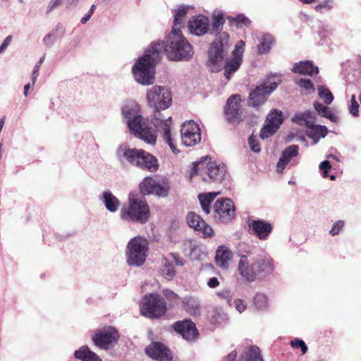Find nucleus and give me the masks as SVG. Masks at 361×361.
Here are the masks:
<instances>
[{"label": "nucleus", "instance_id": "nucleus-1", "mask_svg": "<svg viewBox=\"0 0 361 361\" xmlns=\"http://www.w3.org/2000/svg\"><path fill=\"white\" fill-rule=\"evenodd\" d=\"M147 99L149 106L154 109L155 125L163 131V138L174 154L179 152L176 149L171 134V116H164L161 110L168 109L172 102V95L168 88L163 86H154L147 92Z\"/></svg>", "mask_w": 361, "mask_h": 361}, {"label": "nucleus", "instance_id": "nucleus-2", "mask_svg": "<svg viewBox=\"0 0 361 361\" xmlns=\"http://www.w3.org/2000/svg\"><path fill=\"white\" fill-rule=\"evenodd\" d=\"M226 167L216 161H208V157H202L201 160L193 164L190 177L200 176L204 182L208 183H221L226 176Z\"/></svg>", "mask_w": 361, "mask_h": 361}, {"label": "nucleus", "instance_id": "nucleus-3", "mask_svg": "<svg viewBox=\"0 0 361 361\" xmlns=\"http://www.w3.org/2000/svg\"><path fill=\"white\" fill-rule=\"evenodd\" d=\"M120 216L123 220L143 224L149 218V207L144 198L130 193L128 203L121 207Z\"/></svg>", "mask_w": 361, "mask_h": 361}, {"label": "nucleus", "instance_id": "nucleus-4", "mask_svg": "<svg viewBox=\"0 0 361 361\" xmlns=\"http://www.w3.org/2000/svg\"><path fill=\"white\" fill-rule=\"evenodd\" d=\"M165 52L171 60H188L193 55L190 44L181 34L179 28H173L165 44Z\"/></svg>", "mask_w": 361, "mask_h": 361}, {"label": "nucleus", "instance_id": "nucleus-5", "mask_svg": "<svg viewBox=\"0 0 361 361\" xmlns=\"http://www.w3.org/2000/svg\"><path fill=\"white\" fill-rule=\"evenodd\" d=\"M229 46L228 34L227 32L219 33L208 51L207 66L211 71L219 72L221 70Z\"/></svg>", "mask_w": 361, "mask_h": 361}, {"label": "nucleus", "instance_id": "nucleus-6", "mask_svg": "<svg viewBox=\"0 0 361 361\" xmlns=\"http://www.w3.org/2000/svg\"><path fill=\"white\" fill-rule=\"evenodd\" d=\"M148 240L142 237L136 236L128 243L127 262L130 266H141L144 264L148 251Z\"/></svg>", "mask_w": 361, "mask_h": 361}, {"label": "nucleus", "instance_id": "nucleus-7", "mask_svg": "<svg viewBox=\"0 0 361 361\" xmlns=\"http://www.w3.org/2000/svg\"><path fill=\"white\" fill-rule=\"evenodd\" d=\"M167 310L165 300L158 294H149L144 296L140 304L142 315L150 318H159Z\"/></svg>", "mask_w": 361, "mask_h": 361}, {"label": "nucleus", "instance_id": "nucleus-8", "mask_svg": "<svg viewBox=\"0 0 361 361\" xmlns=\"http://www.w3.org/2000/svg\"><path fill=\"white\" fill-rule=\"evenodd\" d=\"M156 64L149 59L148 55L141 57L132 68L135 80L144 85L153 84Z\"/></svg>", "mask_w": 361, "mask_h": 361}, {"label": "nucleus", "instance_id": "nucleus-9", "mask_svg": "<svg viewBox=\"0 0 361 361\" xmlns=\"http://www.w3.org/2000/svg\"><path fill=\"white\" fill-rule=\"evenodd\" d=\"M293 121L308 128L307 135L317 142L321 137H324L328 133V129L324 126L314 125V118L311 113L306 111L296 114L293 118Z\"/></svg>", "mask_w": 361, "mask_h": 361}, {"label": "nucleus", "instance_id": "nucleus-10", "mask_svg": "<svg viewBox=\"0 0 361 361\" xmlns=\"http://www.w3.org/2000/svg\"><path fill=\"white\" fill-rule=\"evenodd\" d=\"M147 121L142 116H135L134 118L128 121V126L130 131L136 137L148 144L154 145L156 142L157 136L152 133Z\"/></svg>", "mask_w": 361, "mask_h": 361}, {"label": "nucleus", "instance_id": "nucleus-11", "mask_svg": "<svg viewBox=\"0 0 361 361\" xmlns=\"http://www.w3.org/2000/svg\"><path fill=\"white\" fill-rule=\"evenodd\" d=\"M214 218L221 223H228L235 216V207L231 199L221 198L214 204Z\"/></svg>", "mask_w": 361, "mask_h": 361}, {"label": "nucleus", "instance_id": "nucleus-12", "mask_svg": "<svg viewBox=\"0 0 361 361\" xmlns=\"http://www.w3.org/2000/svg\"><path fill=\"white\" fill-rule=\"evenodd\" d=\"M276 82H265L263 84L257 86L249 95L248 104L253 107H257L264 104L268 97L277 87Z\"/></svg>", "mask_w": 361, "mask_h": 361}, {"label": "nucleus", "instance_id": "nucleus-13", "mask_svg": "<svg viewBox=\"0 0 361 361\" xmlns=\"http://www.w3.org/2000/svg\"><path fill=\"white\" fill-rule=\"evenodd\" d=\"M240 101L239 94H233L228 99L224 113L229 123H240L245 119L244 109Z\"/></svg>", "mask_w": 361, "mask_h": 361}, {"label": "nucleus", "instance_id": "nucleus-14", "mask_svg": "<svg viewBox=\"0 0 361 361\" xmlns=\"http://www.w3.org/2000/svg\"><path fill=\"white\" fill-rule=\"evenodd\" d=\"M181 140L188 147L194 146L201 141L200 128L193 121L185 123L181 126Z\"/></svg>", "mask_w": 361, "mask_h": 361}, {"label": "nucleus", "instance_id": "nucleus-15", "mask_svg": "<svg viewBox=\"0 0 361 361\" xmlns=\"http://www.w3.org/2000/svg\"><path fill=\"white\" fill-rule=\"evenodd\" d=\"M172 329L187 341H194L199 336L195 324L190 319H185L174 322L172 324Z\"/></svg>", "mask_w": 361, "mask_h": 361}, {"label": "nucleus", "instance_id": "nucleus-16", "mask_svg": "<svg viewBox=\"0 0 361 361\" xmlns=\"http://www.w3.org/2000/svg\"><path fill=\"white\" fill-rule=\"evenodd\" d=\"M247 224L248 233L261 240H267L273 230L271 223L262 219H248Z\"/></svg>", "mask_w": 361, "mask_h": 361}, {"label": "nucleus", "instance_id": "nucleus-17", "mask_svg": "<svg viewBox=\"0 0 361 361\" xmlns=\"http://www.w3.org/2000/svg\"><path fill=\"white\" fill-rule=\"evenodd\" d=\"M145 353L157 361H171L173 353L169 347L161 342H153L145 348Z\"/></svg>", "mask_w": 361, "mask_h": 361}, {"label": "nucleus", "instance_id": "nucleus-18", "mask_svg": "<svg viewBox=\"0 0 361 361\" xmlns=\"http://www.w3.org/2000/svg\"><path fill=\"white\" fill-rule=\"evenodd\" d=\"M118 337V331L113 327H109L96 333L92 341L97 346L108 349L111 343L117 341Z\"/></svg>", "mask_w": 361, "mask_h": 361}, {"label": "nucleus", "instance_id": "nucleus-19", "mask_svg": "<svg viewBox=\"0 0 361 361\" xmlns=\"http://www.w3.org/2000/svg\"><path fill=\"white\" fill-rule=\"evenodd\" d=\"M186 220L188 225L190 228H193L195 231L202 233L204 238L211 237L213 235L212 228L196 213L189 212Z\"/></svg>", "mask_w": 361, "mask_h": 361}, {"label": "nucleus", "instance_id": "nucleus-20", "mask_svg": "<svg viewBox=\"0 0 361 361\" xmlns=\"http://www.w3.org/2000/svg\"><path fill=\"white\" fill-rule=\"evenodd\" d=\"M190 32L197 36L209 32V19L204 15L193 16L188 22Z\"/></svg>", "mask_w": 361, "mask_h": 361}, {"label": "nucleus", "instance_id": "nucleus-21", "mask_svg": "<svg viewBox=\"0 0 361 361\" xmlns=\"http://www.w3.org/2000/svg\"><path fill=\"white\" fill-rule=\"evenodd\" d=\"M238 271L241 277L247 282H253L257 277L245 255L241 256L238 264Z\"/></svg>", "mask_w": 361, "mask_h": 361}, {"label": "nucleus", "instance_id": "nucleus-22", "mask_svg": "<svg viewBox=\"0 0 361 361\" xmlns=\"http://www.w3.org/2000/svg\"><path fill=\"white\" fill-rule=\"evenodd\" d=\"M299 147L298 145H293L288 146L283 152L277 163V171L281 173L290 159L298 154Z\"/></svg>", "mask_w": 361, "mask_h": 361}, {"label": "nucleus", "instance_id": "nucleus-23", "mask_svg": "<svg viewBox=\"0 0 361 361\" xmlns=\"http://www.w3.org/2000/svg\"><path fill=\"white\" fill-rule=\"evenodd\" d=\"M292 71L300 75L312 76L319 73V68L314 66L310 61H304L295 63L292 68Z\"/></svg>", "mask_w": 361, "mask_h": 361}, {"label": "nucleus", "instance_id": "nucleus-24", "mask_svg": "<svg viewBox=\"0 0 361 361\" xmlns=\"http://www.w3.org/2000/svg\"><path fill=\"white\" fill-rule=\"evenodd\" d=\"M258 276H266L274 270L273 259L269 256H259L256 259Z\"/></svg>", "mask_w": 361, "mask_h": 361}, {"label": "nucleus", "instance_id": "nucleus-25", "mask_svg": "<svg viewBox=\"0 0 361 361\" xmlns=\"http://www.w3.org/2000/svg\"><path fill=\"white\" fill-rule=\"evenodd\" d=\"M159 166L157 159L152 154L145 151V154H142L140 165L138 167L151 172H155L159 169Z\"/></svg>", "mask_w": 361, "mask_h": 361}, {"label": "nucleus", "instance_id": "nucleus-26", "mask_svg": "<svg viewBox=\"0 0 361 361\" xmlns=\"http://www.w3.org/2000/svg\"><path fill=\"white\" fill-rule=\"evenodd\" d=\"M225 23L224 13L221 11H214L212 15L211 28L209 27V33L216 34V37L219 33H221V30Z\"/></svg>", "mask_w": 361, "mask_h": 361}, {"label": "nucleus", "instance_id": "nucleus-27", "mask_svg": "<svg viewBox=\"0 0 361 361\" xmlns=\"http://www.w3.org/2000/svg\"><path fill=\"white\" fill-rule=\"evenodd\" d=\"M145 150L136 148H128L124 151L123 157L131 165L138 167Z\"/></svg>", "mask_w": 361, "mask_h": 361}, {"label": "nucleus", "instance_id": "nucleus-28", "mask_svg": "<svg viewBox=\"0 0 361 361\" xmlns=\"http://www.w3.org/2000/svg\"><path fill=\"white\" fill-rule=\"evenodd\" d=\"M232 257V252L228 248L224 246L219 247L216 252V262L221 267H227Z\"/></svg>", "mask_w": 361, "mask_h": 361}, {"label": "nucleus", "instance_id": "nucleus-29", "mask_svg": "<svg viewBox=\"0 0 361 361\" xmlns=\"http://www.w3.org/2000/svg\"><path fill=\"white\" fill-rule=\"evenodd\" d=\"M241 63V56H233L232 59L226 62L224 66V75L227 80H230L232 74L238 70Z\"/></svg>", "mask_w": 361, "mask_h": 361}, {"label": "nucleus", "instance_id": "nucleus-30", "mask_svg": "<svg viewBox=\"0 0 361 361\" xmlns=\"http://www.w3.org/2000/svg\"><path fill=\"white\" fill-rule=\"evenodd\" d=\"M74 355L77 359L82 361H102L99 357L86 345L75 350Z\"/></svg>", "mask_w": 361, "mask_h": 361}, {"label": "nucleus", "instance_id": "nucleus-31", "mask_svg": "<svg viewBox=\"0 0 361 361\" xmlns=\"http://www.w3.org/2000/svg\"><path fill=\"white\" fill-rule=\"evenodd\" d=\"M184 310L190 314H198L200 312V306L198 300L192 297H186L182 300Z\"/></svg>", "mask_w": 361, "mask_h": 361}, {"label": "nucleus", "instance_id": "nucleus-32", "mask_svg": "<svg viewBox=\"0 0 361 361\" xmlns=\"http://www.w3.org/2000/svg\"><path fill=\"white\" fill-rule=\"evenodd\" d=\"M220 194V192H212L209 193H202L198 195L201 207L205 214H208L210 212V204L215 199V197Z\"/></svg>", "mask_w": 361, "mask_h": 361}, {"label": "nucleus", "instance_id": "nucleus-33", "mask_svg": "<svg viewBox=\"0 0 361 361\" xmlns=\"http://www.w3.org/2000/svg\"><path fill=\"white\" fill-rule=\"evenodd\" d=\"M103 202L106 208L111 212H116L120 205L119 200L109 191L104 192Z\"/></svg>", "mask_w": 361, "mask_h": 361}, {"label": "nucleus", "instance_id": "nucleus-34", "mask_svg": "<svg viewBox=\"0 0 361 361\" xmlns=\"http://www.w3.org/2000/svg\"><path fill=\"white\" fill-rule=\"evenodd\" d=\"M162 51H165V44L163 42H156L153 44L149 49H148L145 55L149 56V59L155 63L160 59V54Z\"/></svg>", "mask_w": 361, "mask_h": 361}, {"label": "nucleus", "instance_id": "nucleus-35", "mask_svg": "<svg viewBox=\"0 0 361 361\" xmlns=\"http://www.w3.org/2000/svg\"><path fill=\"white\" fill-rule=\"evenodd\" d=\"M238 361H264L259 348L257 346H251L244 355H240Z\"/></svg>", "mask_w": 361, "mask_h": 361}, {"label": "nucleus", "instance_id": "nucleus-36", "mask_svg": "<svg viewBox=\"0 0 361 361\" xmlns=\"http://www.w3.org/2000/svg\"><path fill=\"white\" fill-rule=\"evenodd\" d=\"M314 107L319 116L326 118L334 123L338 122V117L332 113L328 106H324L322 103L315 102L314 104Z\"/></svg>", "mask_w": 361, "mask_h": 361}, {"label": "nucleus", "instance_id": "nucleus-37", "mask_svg": "<svg viewBox=\"0 0 361 361\" xmlns=\"http://www.w3.org/2000/svg\"><path fill=\"white\" fill-rule=\"evenodd\" d=\"M231 25H234L237 29H241L244 27H249L251 21L244 14H238L236 17L227 16Z\"/></svg>", "mask_w": 361, "mask_h": 361}, {"label": "nucleus", "instance_id": "nucleus-38", "mask_svg": "<svg viewBox=\"0 0 361 361\" xmlns=\"http://www.w3.org/2000/svg\"><path fill=\"white\" fill-rule=\"evenodd\" d=\"M156 183L157 181L152 177L145 178L139 185L140 192L144 195L152 194Z\"/></svg>", "mask_w": 361, "mask_h": 361}, {"label": "nucleus", "instance_id": "nucleus-39", "mask_svg": "<svg viewBox=\"0 0 361 361\" xmlns=\"http://www.w3.org/2000/svg\"><path fill=\"white\" fill-rule=\"evenodd\" d=\"M154 187L152 194L161 197H165L168 195L170 190V185L168 182L163 181L161 184L157 182Z\"/></svg>", "mask_w": 361, "mask_h": 361}, {"label": "nucleus", "instance_id": "nucleus-40", "mask_svg": "<svg viewBox=\"0 0 361 361\" xmlns=\"http://www.w3.org/2000/svg\"><path fill=\"white\" fill-rule=\"evenodd\" d=\"M279 128L276 125L266 122L264 126L261 129L260 137L262 139L267 138L273 135Z\"/></svg>", "mask_w": 361, "mask_h": 361}, {"label": "nucleus", "instance_id": "nucleus-41", "mask_svg": "<svg viewBox=\"0 0 361 361\" xmlns=\"http://www.w3.org/2000/svg\"><path fill=\"white\" fill-rule=\"evenodd\" d=\"M272 44V38L269 35H264L262 37V40L258 45V52L260 54L267 53Z\"/></svg>", "mask_w": 361, "mask_h": 361}, {"label": "nucleus", "instance_id": "nucleus-42", "mask_svg": "<svg viewBox=\"0 0 361 361\" xmlns=\"http://www.w3.org/2000/svg\"><path fill=\"white\" fill-rule=\"evenodd\" d=\"M319 97L324 100L326 104H330L334 100V95L331 91L323 86L318 87Z\"/></svg>", "mask_w": 361, "mask_h": 361}, {"label": "nucleus", "instance_id": "nucleus-43", "mask_svg": "<svg viewBox=\"0 0 361 361\" xmlns=\"http://www.w3.org/2000/svg\"><path fill=\"white\" fill-rule=\"evenodd\" d=\"M282 121V113L277 110L271 111V113L267 116L266 120V122L272 123L273 125H276L278 127H280Z\"/></svg>", "mask_w": 361, "mask_h": 361}, {"label": "nucleus", "instance_id": "nucleus-44", "mask_svg": "<svg viewBox=\"0 0 361 361\" xmlns=\"http://www.w3.org/2000/svg\"><path fill=\"white\" fill-rule=\"evenodd\" d=\"M254 304L258 310H264L268 306V298L263 293H257L254 298Z\"/></svg>", "mask_w": 361, "mask_h": 361}, {"label": "nucleus", "instance_id": "nucleus-45", "mask_svg": "<svg viewBox=\"0 0 361 361\" xmlns=\"http://www.w3.org/2000/svg\"><path fill=\"white\" fill-rule=\"evenodd\" d=\"M164 260L165 262L161 270L162 274L168 280H171L176 274V270L167 259L165 258Z\"/></svg>", "mask_w": 361, "mask_h": 361}, {"label": "nucleus", "instance_id": "nucleus-46", "mask_svg": "<svg viewBox=\"0 0 361 361\" xmlns=\"http://www.w3.org/2000/svg\"><path fill=\"white\" fill-rule=\"evenodd\" d=\"M188 11L185 8H179L174 18V26L173 28H179L187 15Z\"/></svg>", "mask_w": 361, "mask_h": 361}, {"label": "nucleus", "instance_id": "nucleus-47", "mask_svg": "<svg viewBox=\"0 0 361 361\" xmlns=\"http://www.w3.org/2000/svg\"><path fill=\"white\" fill-rule=\"evenodd\" d=\"M137 106H125L122 109V114L123 115L128 118V121L130 119L134 118L135 116H137Z\"/></svg>", "mask_w": 361, "mask_h": 361}, {"label": "nucleus", "instance_id": "nucleus-48", "mask_svg": "<svg viewBox=\"0 0 361 361\" xmlns=\"http://www.w3.org/2000/svg\"><path fill=\"white\" fill-rule=\"evenodd\" d=\"M333 8V0H325L314 7L317 12L322 13L324 11H329Z\"/></svg>", "mask_w": 361, "mask_h": 361}, {"label": "nucleus", "instance_id": "nucleus-49", "mask_svg": "<svg viewBox=\"0 0 361 361\" xmlns=\"http://www.w3.org/2000/svg\"><path fill=\"white\" fill-rule=\"evenodd\" d=\"M290 345L293 348H300L302 355L305 354L307 351V346L306 345L304 341L295 338L290 341Z\"/></svg>", "mask_w": 361, "mask_h": 361}, {"label": "nucleus", "instance_id": "nucleus-50", "mask_svg": "<svg viewBox=\"0 0 361 361\" xmlns=\"http://www.w3.org/2000/svg\"><path fill=\"white\" fill-rule=\"evenodd\" d=\"M350 113L353 116H357L359 115V104L356 101L355 96L353 94L350 99V106L349 107Z\"/></svg>", "mask_w": 361, "mask_h": 361}, {"label": "nucleus", "instance_id": "nucleus-51", "mask_svg": "<svg viewBox=\"0 0 361 361\" xmlns=\"http://www.w3.org/2000/svg\"><path fill=\"white\" fill-rule=\"evenodd\" d=\"M299 86L310 92H314V85L310 79H300L298 82Z\"/></svg>", "mask_w": 361, "mask_h": 361}, {"label": "nucleus", "instance_id": "nucleus-52", "mask_svg": "<svg viewBox=\"0 0 361 361\" xmlns=\"http://www.w3.org/2000/svg\"><path fill=\"white\" fill-rule=\"evenodd\" d=\"M249 145L251 149L255 152H259L260 151V146L256 137L252 135L249 138Z\"/></svg>", "mask_w": 361, "mask_h": 361}, {"label": "nucleus", "instance_id": "nucleus-53", "mask_svg": "<svg viewBox=\"0 0 361 361\" xmlns=\"http://www.w3.org/2000/svg\"><path fill=\"white\" fill-rule=\"evenodd\" d=\"M43 63V59H41L37 63L35 66L32 73V82L34 85L37 77L39 76V71L42 63Z\"/></svg>", "mask_w": 361, "mask_h": 361}, {"label": "nucleus", "instance_id": "nucleus-54", "mask_svg": "<svg viewBox=\"0 0 361 361\" xmlns=\"http://www.w3.org/2000/svg\"><path fill=\"white\" fill-rule=\"evenodd\" d=\"M163 294L168 300L171 302H176L180 298L176 293L169 289L164 290Z\"/></svg>", "mask_w": 361, "mask_h": 361}, {"label": "nucleus", "instance_id": "nucleus-55", "mask_svg": "<svg viewBox=\"0 0 361 361\" xmlns=\"http://www.w3.org/2000/svg\"><path fill=\"white\" fill-rule=\"evenodd\" d=\"M343 221L340 220L334 223L330 231V234L334 236L338 234L340 230L343 228Z\"/></svg>", "mask_w": 361, "mask_h": 361}, {"label": "nucleus", "instance_id": "nucleus-56", "mask_svg": "<svg viewBox=\"0 0 361 361\" xmlns=\"http://www.w3.org/2000/svg\"><path fill=\"white\" fill-rule=\"evenodd\" d=\"M245 42L243 40H240L238 42V44L235 45V48L233 51V56H241V58L243 57V47L245 46Z\"/></svg>", "mask_w": 361, "mask_h": 361}, {"label": "nucleus", "instance_id": "nucleus-57", "mask_svg": "<svg viewBox=\"0 0 361 361\" xmlns=\"http://www.w3.org/2000/svg\"><path fill=\"white\" fill-rule=\"evenodd\" d=\"M235 305L236 310L239 312H244L245 310L246 307H247L246 302H245V300H243L242 299H237V300H235Z\"/></svg>", "mask_w": 361, "mask_h": 361}, {"label": "nucleus", "instance_id": "nucleus-58", "mask_svg": "<svg viewBox=\"0 0 361 361\" xmlns=\"http://www.w3.org/2000/svg\"><path fill=\"white\" fill-rule=\"evenodd\" d=\"M62 4V0H51L48 6L47 13L51 12L55 8L59 6Z\"/></svg>", "mask_w": 361, "mask_h": 361}, {"label": "nucleus", "instance_id": "nucleus-59", "mask_svg": "<svg viewBox=\"0 0 361 361\" xmlns=\"http://www.w3.org/2000/svg\"><path fill=\"white\" fill-rule=\"evenodd\" d=\"M170 255L173 259L176 265L183 266L184 264V260L177 253H171Z\"/></svg>", "mask_w": 361, "mask_h": 361}, {"label": "nucleus", "instance_id": "nucleus-60", "mask_svg": "<svg viewBox=\"0 0 361 361\" xmlns=\"http://www.w3.org/2000/svg\"><path fill=\"white\" fill-rule=\"evenodd\" d=\"M216 295L219 298H220L221 299H225V300H228L231 297L230 291L228 290L217 292Z\"/></svg>", "mask_w": 361, "mask_h": 361}, {"label": "nucleus", "instance_id": "nucleus-61", "mask_svg": "<svg viewBox=\"0 0 361 361\" xmlns=\"http://www.w3.org/2000/svg\"><path fill=\"white\" fill-rule=\"evenodd\" d=\"M12 39V36L9 35L5 38L3 43L1 44L0 47V53L3 51L11 43Z\"/></svg>", "mask_w": 361, "mask_h": 361}, {"label": "nucleus", "instance_id": "nucleus-62", "mask_svg": "<svg viewBox=\"0 0 361 361\" xmlns=\"http://www.w3.org/2000/svg\"><path fill=\"white\" fill-rule=\"evenodd\" d=\"M207 285L210 287V288H216L219 285V280L217 279V278L216 277H213V278H211L208 283H207Z\"/></svg>", "mask_w": 361, "mask_h": 361}, {"label": "nucleus", "instance_id": "nucleus-63", "mask_svg": "<svg viewBox=\"0 0 361 361\" xmlns=\"http://www.w3.org/2000/svg\"><path fill=\"white\" fill-rule=\"evenodd\" d=\"M237 357L236 350H233L225 359L226 361H235Z\"/></svg>", "mask_w": 361, "mask_h": 361}, {"label": "nucleus", "instance_id": "nucleus-64", "mask_svg": "<svg viewBox=\"0 0 361 361\" xmlns=\"http://www.w3.org/2000/svg\"><path fill=\"white\" fill-rule=\"evenodd\" d=\"M319 168H320L321 170H322V169H331V164H330V162L329 161L325 160V161H322L320 164Z\"/></svg>", "mask_w": 361, "mask_h": 361}]
</instances>
